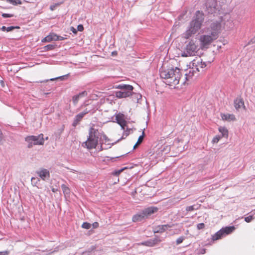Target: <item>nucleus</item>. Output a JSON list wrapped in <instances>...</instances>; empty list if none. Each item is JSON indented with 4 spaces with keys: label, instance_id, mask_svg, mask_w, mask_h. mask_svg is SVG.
<instances>
[{
    "label": "nucleus",
    "instance_id": "obj_1",
    "mask_svg": "<svg viewBox=\"0 0 255 255\" xmlns=\"http://www.w3.org/2000/svg\"><path fill=\"white\" fill-rule=\"evenodd\" d=\"M160 76L165 80L164 83L174 88L179 83L181 76V70L179 68H172L160 71Z\"/></svg>",
    "mask_w": 255,
    "mask_h": 255
},
{
    "label": "nucleus",
    "instance_id": "obj_2",
    "mask_svg": "<svg viewBox=\"0 0 255 255\" xmlns=\"http://www.w3.org/2000/svg\"><path fill=\"white\" fill-rule=\"evenodd\" d=\"M204 13L202 11L198 10L196 12L194 19L191 21L188 29L183 34V37L188 39L195 34L200 28L204 21Z\"/></svg>",
    "mask_w": 255,
    "mask_h": 255
},
{
    "label": "nucleus",
    "instance_id": "obj_3",
    "mask_svg": "<svg viewBox=\"0 0 255 255\" xmlns=\"http://www.w3.org/2000/svg\"><path fill=\"white\" fill-rule=\"evenodd\" d=\"M100 132L97 129L93 127L89 129V136L87 140L82 144L83 146L89 149L95 148L98 143Z\"/></svg>",
    "mask_w": 255,
    "mask_h": 255
},
{
    "label": "nucleus",
    "instance_id": "obj_4",
    "mask_svg": "<svg viewBox=\"0 0 255 255\" xmlns=\"http://www.w3.org/2000/svg\"><path fill=\"white\" fill-rule=\"evenodd\" d=\"M116 89H120L121 90L115 92V96L118 98H124L128 97L133 94L136 96L137 100L141 98L140 94H134L132 92L133 87L130 85L119 84L116 86Z\"/></svg>",
    "mask_w": 255,
    "mask_h": 255
},
{
    "label": "nucleus",
    "instance_id": "obj_5",
    "mask_svg": "<svg viewBox=\"0 0 255 255\" xmlns=\"http://www.w3.org/2000/svg\"><path fill=\"white\" fill-rule=\"evenodd\" d=\"M157 211L158 208L155 207L151 206L145 208L141 212L134 215L132 217V221L134 222L141 221L147 218L149 216L156 212Z\"/></svg>",
    "mask_w": 255,
    "mask_h": 255
},
{
    "label": "nucleus",
    "instance_id": "obj_6",
    "mask_svg": "<svg viewBox=\"0 0 255 255\" xmlns=\"http://www.w3.org/2000/svg\"><path fill=\"white\" fill-rule=\"evenodd\" d=\"M198 50V45L193 40H191L186 45L184 51L181 53V56L182 57L194 56Z\"/></svg>",
    "mask_w": 255,
    "mask_h": 255
},
{
    "label": "nucleus",
    "instance_id": "obj_7",
    "mask_svg": "<svg viewBox=\"0 0 255 255\" xmlns=\"http://www.w3.org/2000/svg\"><path fill=\"white\" fill-rule=\"evenodd\" d=\"M25 140L28 143L27 147L29 148L32 147L34 145H43L44 142L43 134L42 133L37 136H27Z\"/></svg>",
    "mask_w": 255,
    "mask_h": 255
},
{
    "label": "nucleus",
    "instance_id": "obj_8",
    "mask_svg": "<svg viewBox=\"0 0 255 255\" xmlns=\"http://www.w3.org/2000/svg\"><path fill=\"white\" fill-rule=\"evenodd\" d=\"M216 32H211V35H203L200 36V46L202 49L207 48L214 40L217 38Z\"/></svg>",
    "mask_w": 255,
    "mask_h": 255
},
{
    "label": "nucleus",
    "instance_id": "obj_9",
    "mask_svg": "<svg viewBox=\"0 0 255 255\" xmlns=\"http://www.w3.org/2000/svg\"><path fill=\"white\" fill-rule=\"evenodd\" d=\"M212 61L213 60L203 62L202 59L200 57L196 58V59L192 61L191 66L197 72H198L200 71V69L205 68L207 66L208 64H210Z\"/></svg>",
    "mask_w": 255,
    "mask_h": 255
},
{
    "label": "nucleus",
    "instance_id": "obj_10",
    "mask_svg": "<svg viewBox=\"0 0 255 255\" xmlns=\"http://www.w3.org/2000/svg\"><path fill=\"white\" fill-rule=\"evenodd\" d=\"M206 10L208 13L215 14L219 11L216 0H207L206 2Z\"/></svg>",
    "mask_w": 255,
    "mask_h": 255
},
{
    "label": "nucleus",
    "instance_id": "obj_11",
    "mask_svg": "<svg viewBox=\"0 0 255 255\" xmlns=\"http://www.w3.org/2000/svg\"><path fill=\"white\" fill-rule=\"evenodd\" d=\"M235 227L233 226L227 227L225 228H222L212 236V239L214 241L219 240L223 236L232 233Z\"/></svg>",
    "mask_w": 255,
    "mask_h": 255
},
{
    "label": "nucleus",
    "instance_id": "obj_12",
    "mask_svg": "<svg viewBox=\"0 0 255 255\" xmlns=\"http://www.w3.org/2000/svg\"><path fill=\"white\" fill-rule=\"evenodd\" d=\"M64 39V38L62 36H58L57 34L52 33L49 35H47L45 37L42 41L49 42L52 40L54 41H58V40H62Z\"/></svg>",
    "mask_w": 255,
    "mask_h": 255
},
{
    "label": "nucleus",
    "instance_id": "obj_13",
    "mask_svg": "<svg viewBox=\"0 0 255 255\" xmlns=\"http://www.w3.org/2000/svg\"><path fill=\"white\" fill-rule=\"evenodd\" d=\"M116 120L117 123L120 125L122 129L124 130L127 125V122L124 119V115L122 114H118L116 116Z\"/></svg>",
    "mask_w": 255,
    "mask_h": 255
},
{
    "label": "nucleus",
    "instance_id": "obj_14",
    "mask_svg": "<svg viewBox=\"0 0 255 255\" xmlns=\"http://www.w3.org/2000/svg\"><path fill=\"white\" fill-rule=\"evenodd\" d=\"M172 227V225L169 224L158 225L154 227L153 232L154 233H163L167 230L169 228H171Z\"/></svg>",
    "mask_w": 255,
    "mask_h": 255
},
{
    "label": "nucleus",
    "instance_id": "obj_15",
    "mask_svg": "<svg viewBox=\"0 0 255 255\" xmlns=\"http://www.w3.org/2000/svg\"><path fill=\"white\" fill-rule=\"evenodd\" d=\"M36 173L43 180H45L47 178L50 177L49 171L46 169H41L36 171Z\"/></svg>",
    "mask_w": 255,
    "mask_h": 255
},
{
    "label": "nucleus",
    "instance_id": "obj_16",
    "mask_svg": "<svg viewBox=\"0 0 255 255\" xmlns=\"http://www.w3.org/2000/svg\"><path fill=\"white\" fill-rule=\"evenodd\" d=\"M160 242L161 240L158 238L156 237L153 239H150L148 241L142 242L141 245L148 247H153Z\"/></svg>",
    "mask_w": 255,
    "mask_h": 255
},
{
    "label": "nucleus",
    "instance_id": "obj_17",
    "mask_svg": "<svg viewBox=\"0 0 255 255\" xmlns=\"http://www.w3.org/2000/svg\"><path fill=\"white\" fill-rule=\"evenodd\" d=\"M195 74H197V72L192 67H191L186 71L185 74V79L186 80H189Z\"/></svg>",
    "mask_w": 255,
    "mask_h": 255
},
{
    "label": "nucleus",
    "instance_id": "obj_18",
    "mask_svg": "<svg viewBox=\"0 0 255 255\" xmlns=\"http://www.w3.org/2000/svg\"><path fill=\"white\" fill-rule=\"evenodd\" d=\"M87 94V93L86 91H83L81 93H80L79 94L74 96L72 97V102L74 105H76L78 103L79 99L81 97L86 96Z\"/></svg>",
    "mask_w": 255,
    "mask_h": 255
},
{
    "label": "nucleus",
    "instance_id": "obj_19",
    "mask_svg": "<svg viewBox=\"0 0 255 255\" xmlns=\"http://www.w3.org/2000/svg\"><path fill=\"white\" fill-rule=\"evenodd\" d=\"M221 24L218 22H213L211 25V28L212 29L211 32H216L217 37H218V34L220 29Z\"/></svg>",
    "mask_w": 255,
    "mask_h": 255
},
{
    "label": "nucleus",
    "instance_id": "obj_20",
    "mask_svg": "<svg viewBox=\"0 0 255 255\" xmlns=\"http://www.w3.org/2000/svg\"><path fill=\"white\" fill-rule=\"evenodd\" d=\"M234 106L237 110H239L242 107L245 108L244 101L241 99H236L235 100Z\"/></svg>",
    "mask_w": 255,
    "mask_h": 255
},
{
    "label": "nucleus",
    "instance_id": "obj_21",
    "mask_svg": "<svg viewBox=\"0 0 255 255\" xmlns=\"http://www.w3.org/2000/svg\"><path fill=\"white\" fill-rule=\"evenodd\" d=\"M221 117L223 120L228 121H235L236 118L233 114H222Z\"/></svg>",
    "mask_w": 255,
    "mask_h": 255
},
{
    "label": "nucleus",
    "instance_id": "obj_22",
    "mask_svg": "<svg viewBox=\"0 0 255 255\" xmlns=\"http://www.w3.org/2000/svg\"><path fill=\"white\" fill-rule=\"evenodd\" d=\"M83 117H84L83 116V114H81L80 113L77 115L73 121V123L72 124L73 126L76 127L77 125H78Z\"/></svg>",
    "mask_w": 255,
    "mask_h": 255
},
{
    "label": "nucleus",
    "instance_id": "obj_23",
    "mask_svg": "<svg viewBox=\"0 0 255 255\" xmlns=\"http://www.w3.org/2000/svg\"><path fill=\"white\" fill-rule=\"evenodd\" d=\"M95 249V248L93 246L88 250L84 252L81 255H97Z\"/></svg>",
    "mask_w": 255,
    "mask_h": 255
},
{
    "label": "nucleus",
    "instance_id": "obj_24",
    "mask_svg": "<svg viewBox=\"0 0 255 255\" xmlns=\"http://www.w3.org/2000/svg\"><path fill=\"white\" fill-rule=\"evenodd\" d=\"M200 206L201 205L200 204H197L192 206H187L186 208V211L187 212H191L194 210H197L199 209Z\"/></svg>",
    "mask_w": 255,
    "mask_h": 255
},
{
    "label": "nucleus",
    "instance_id": "obj_25",
    "mask_svg": "<svg viewBox=\"0 0 255 255\" xmlns=\"http://www.w3.org/2000/svg\"><path fill=\"white\" fill-rule=\"evenodd\" d=\"M219 131L222 133V137H227L228 136V130L225 127H220L219 128Z\"/></svg>",
    "mask_w": 255,
    "mask_h": 255
},
{
    "label": "nucleus",
    "instance_id": "obj_26",
    "mask_svg": "<svg viewBox=\"0 0 255 255\" xmlns=\"http://www.w3.org/2000/svg\"><path fill=\"white\" fill-rule=\"evenodd\" d=\"M144 136V131H143L142 135L139 136L136 143L134 144V145L133 146V149H135L136 147V146H137L138 145H139L142 142V141L143 140Z\"/></svg>",
    "mask_w": 255,
    "mask_h": 255
},
{
    "label": "nucleus",
    "instance_id": "obj_27",
    "mask_svg": "<svg viewBox=\"0 0 255 255\" xmlns=\"http://www.w3.org/2000/svg\"><path fill=\"white\" fill-rule=\"evenodd\" d=\"M61 188L65 195H68L70 193V189L65 184L61 185Z\"/></svg>",
    "mask_w": 255,
    "mask_h": 255
},
{
    "label": "nucleus",
    "instance_id": "obj_28",
    "mask_svg": "<svg viewBox=\"0 0 255 255\" xmlns=\"http://www.w3.org/2000/svg\"><path fill=\"white\" fill-rule=\"evenodd\" d=\"M91 226V224L87 222H84L82 225V227L84 229H89Z\"/></svg>",
    "mask_w": 255,
    "mask_h": 255
},
{
    "label": "nucleus",
    "instance_id": "obj_29",
    "mask_svg": "<svg viewBox=\"0 0 255 255\" xmlns=\"http://www.w3.org/2000/svg\"><path fill=\"white\" fill-rule=\"evenodd\" d=\"M131 130L132 129L131 128H127V129L124 132L122 138H124V136H125L126 137L128 136Z\"/></svg>",
    "mask_w": 255,
    "mask_h": 255
},
{
    "label": "nucleus",
    "instance_id": "obj_30",
    "mask_svg": "<svg viewBox=\"0 0 255 255\" xmlns=\"http://www.w3.org/2000/svg\"><path fill=\"white\" fill-rule=\"evenodd\" d=\"M55 45L52 44H48L44 47V49L46 50H52L54 48Z\"/></svg>",
    "mask_w": 255,
    "mask_h": 255
},
{
    "label": "nucleus",
    "instance_id": "obj_31",
    "mask_svg": "<svg viewBox=\"0 0 255 255\" xmlns=\"http://www.w3.org/2000/svg\"><path fill=\"white\" fill-rule=\"evenodd\" d=\"M222 138V137L220 135H217L215 136L212 139L213 143H217L219 140Z\"/></svg>",
    "mask_w": 255,
    "mask_h": 255
},
{
    "label": "nucleus",
    "instance_id": "obj_32",
    "mask_svg": "<svg viewBox=\"0 0 255 255\" xmlns=\"http://www.w3.org/2000/svg\"><path fill=\"white\" fill-rule=\"evenodd\" d=\"M185 239V237H183V236H181V237H180L179 238H178L177 240H176V244L177 245H179L180 244H181V243H182V242L183 241V240Z\"/></svg>",
    "mask_w": 255,
    "mask_h": 255
},
{
    "label": "nucleus",
    "instance_id": "obj_33",
    "mask_svg": "<svg viewBox=\"0 0 255 255\" xmlns=\"http://www.w3.org/2000/svg\"><path fill=\"white\" fill-rule=\"evenodd\" d=\"M8 1L14 5L17 4H21V2L20 0H9Z\"/></svg>",
    "mask_w": 255,
    "mask_h": 255
},
{
    "label": "nucleus",
    "instance_id": "obj_34",
    "mask_svg": "<svg viewBox=\"0 0 255 255\" xmlns=\"http://www.w3.org/2000/svg\"><path fill=\"white\" fill-rule=\"evenodd\" d=\"M15 28H19V26H11L6 27V31L7 32L11 31L14 30Z\"/></svg>",
    "mask_w": 255,
    "mask_h": 255
},
{
    "label": "nucleus",
    "instance_id": "obj_35",
    "mask_svg": "<svg viewBox=\"0 0 255 255\" xmlns=\"http://www.w3.org/2000/svg\"><path fill=\"white\" fill-rule=\"evenodd\" d=\"M253 219L254 217L253 216H249L248 217H245V221L247 223H250Z\"/></svg>",
    "mask_w": 255,
    "mask_h": 255
},
{
    "label": "nucleus",
    "instance_id": "obj_36",
    "mask_svg": "<svg viewBox=\"0 0 255 255\" xmlns=\"http://www.w3.org/2000/svg\"><path fill=\"white\" fill-rule=\"evenodd\" d=\"M124 170V168H122L121 169L115 171L113 174L116 176H118L123 170Z\"/></svg>",
    "mask_w": 255,
    "mask_h": 255
},
{
    "label": "nucleus",
    "instance_id": "obj_37",
    "mask_svg": "<svg viewBox=\"0 0 255 255\" xmlns=\"http://www.w3.org/2000/svg\"><path fill=\"white\" fill-rule=\"evenodd\" d=\"M31 182L32 184H34L35 185L37 183L38 181H39V180L36 178L35 177H32L31 178Z\"/></svg>",
    "mask_w": 255,
    "mask_h": 255
},
{
    "label": "nucleus",
    "instance_id": "obj_38",
    "mask_svg": "<svg viewBox=\"0 0 255 255\" xmlns=\"http://www.w3.org/2000/svg\"><path fill=\"white\" fill-rule=\"evenodd\" d=\"M197 228L198 230H201L205 228V224L204 223L198 224L197 226Z\"/></svg>",
    "mask_w": 255,
    "mask_h": 255
},
{
    "label": "nucleus",
    "instance_id": "obj_39",
    "mask_svg": "<svg viewBox=\"0 0 255 255\" xmlns=\"http://www.w3.org/2000/svg\"><path fill=\"white\" fill-rule=\"evenodd\" d=\"M1 15L3 18L11 17L13 16V14L8 13H2Z\"/></svg>",
    "mask_w": 255,
    "mask_h": 255
},
{
    "label": "nucleus",
    "instance_id": "obj_40",
    "mask_svg": "<svg viewBox=\"0 0 255 255\" xmlns=\"http://www.w3.org/2000/svg\"><path fill=\"white\" fill-rule=\"evenodd\" d=\"M90 111V110H88V109H86L82 112L80 113L81 114H83V116L84 117L85 115L89 113Z\"/></svg>",
    "mask_w": 255,
    "mask_h": 255
},
{
    "label": "nucleus",
    "instance_id": "obj_41",
    "mask_svg": "<svg viewBox=\"0 0 255 255\" xmlns=\"http://www.w3.org/2000/svg\"><path fill=\"white\" fill-rule=\"evenodd\" d=\"M84 29V27L83 26V25L82 24H79L77 26V30L79 31H82Z\"/></svg>",
    "mask_w": 255,
    "mask_h": 255
},
{
    "label": "nucleus",
    "instance_id": "obj_42",
    "mask_svg": "<svg viewBox=\"0 0 255 255\" xmlns=\"http://www.w3.org/2000/svg\"><path fill=\"white\" fill-rule=\"evenodd\" d=\"M9 252L7 251L0 252V255H8Z\"/></svg>",
    "mask_w": 255,
    "mask_h": 255
},
{
    "label": "nucleus",
    "instance_id": "obj_43",
    "mask_svg": "<svg viewBox=\"0 0 255 255\" xmlns=\"http://www.w3.org/2000/svg\"><path fill=\"white\" fill-rule=\"evenodd\" d=\"M70 30L74 34H76L77 32V30L73 27H71Z\"/></svg>",
    "mask_w": 255,
    "mask_h": 255
},
{
    "label": "nucleus",
    "instance_id": "obj_44",
    "mask_svg": "<svg viewBox=\"0 0 255 255\" xmlns=\"http://www.w3.org/2000/svg\"><path fill=\"white\" fill-rule=\"evenodd\" d=\"M92 226L93 227V228H97L99 226V223L98 222H94Z\"/></svg>",
    "mask_w": 255,
    "mask_h": 255
},
{
    "label": "nucleus",
    "instance_id": "obj_45",
    "mask_svg": "<svg viewBox=\"0 0 255 255\" xmlns=\"http://www.w3.org/2000/svg\"><path fill=\"white\" fill-rule=\"evenodd\" d=\"M255 43V36L252 38L250 41L249 42V44H253Z\"/></svg>",
    "mask_w": 255,
    "mask_h": 255
},
{
    "label": "nucleus",
    "instance_id": "obj_46",
    "mask_svg": "<svg viewBox=\"0 0 255 255\" xmlns=\"http://www.w3.org/2000/svg\"><path fill=\"white\" fill-rule=\"evenodd\" d=\"M63 128L58 129V136H60L61 133L63 132Z\"/></svg>",
    "mask_w": 255,
    "mask_h": 255
},
{
    "label": "nucleus",
    "instance_id": "obj_47",
    "mask_svg": "<svg viewBox=\"0 0 255 255\" xmlns=\"http://www.w3.org/2000/svg\"><path fill=\"white\" fill-rule=\"evenodd\" d=\"M0 29L3 31H6V27L4 26H2Z\"/></svg>",
    "mask_w": 255,
    "mask_h": 255
},
{
    "label": "nucleus",
    "instance_id": "obj_48",
    "mask_svg": "<svg viewBox=\"0 0 255 255\" xmlns=\"http://www.w3.org/2000/svg\"><path fill=\"white\" fill-rule=\"evenodd\" d=\"M65 76H60V77H59L58 78H56V79H60L61 80H63V79H64Z\"/></svg>",
    "mask_w": 255,
    "mask_h": 255
},
{
    "label": "nucleus",
    "instance_id": "obj_49",
    "mask_svg": "<svg viewBox=\"0 0 255 255\" xmlns=\"http://www.w3.org/2000/svg\"><path fill=\"white\" fill-rule=\"evenodd\" d=\"M50 8H51V10H53V7L51 6V7H50Z\"/></svg>",
    "mask_w": 255,
    "mask_h": 255
},
{
    "label": "nucleus",
    "instance_id": "obj_50",
    "mask_svg": "<svg viewBox=\"0 0 255 255\" xmlns=\"http://www.w3.org/2000/svg\"><path fill=\"white\" fill-rule=\"evenodd\" d=\"M52 191L54 192V189H52Z\"/></svg>",
    "mask_w": 255,
    "mask_h": 255
},
{
    "label": "nucleus",
    "instance_id": "obj_51",
    "mask_svg": "<svg viewBox=\"0 0 255 255\" xmlns=\"http://www.w3.org/2000/svg\"><path fill=\"white\" fill-rule=\"evenodd\" d=\"M7 1H8L9 0H7Z\"/></svg>",
    "mask_w": 255,
    "mask_h": 255
}]
</instances>
